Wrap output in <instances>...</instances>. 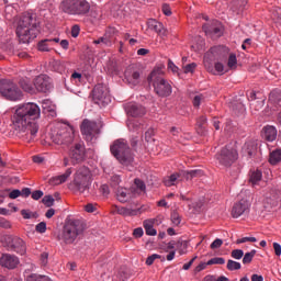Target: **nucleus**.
I'll list each match as a JSON object with an SVG mask.
<instances>
[{
  "mask_svg": "<svg viewBox=\"0 0 281 281\" xmlns=\"http://www.w3.org/2000/svg\"><path fill=\"white\" fill-rule=\"evenodd\" d=\"M125 80L128 82V85H139V71H133L132 74L126 71L125 72Z\"/></svg>",
  "mask_w": 281,
  "mask_h": 281,
  "instance_id": "c756f323",
  "label": "nucleus"
},
{
  "mask_svg": "<svg viewBox=\"0 0 281 281\" xmlns=\"http://www.w3.org/2000/svg\"><path fill=\"white\" fill-rule=\"evenodd\" d=\"M134 186L136 188L135 192L137 194H144V192H146V183H144V181H142L139 179H135Z\"/></svg>",
  "mask_w": 281,
  "mask_h": 281,
  "instance_id": "4c0bfd02",
  "label": "nucleus"
},
{
  "mask_svg": "<svg viewBox=\"0 0 281 281\" xmlns=\"http://www.w3.org/2000/svg\"><path fill=\"white\" fill-rule=\"evenodd\" d=\"M201 100H203V94H198L193 99V106H201Z\"/></svg>",
  "mask_w": 281,
  "mask_h": 281,
  "instance_id": "680f3d73",
  "label": "nucleus"
},
{
  "mask_svg": "<svg viewBox=\"0 0 281 281\" xmlns=\"http://www.w3.org/2000/svg\"><path fill=\"white\" fill-rule=\"evenodd\" d=\"M146 126L147 125L142 120L140 121L133 120V119L127 120V128L132 133H144V130L146 128Z\"/></svg>",
  "mask_w": 281,
  "mask_h": 281,
  "instance_id": "5701e85b",
  "label": "nucleus"
},
{
  "mask_svg": "<svg viewBox=\"0 0 281 281\" xmlns=\"http://www.w3.org/2000/svg\"><path fill=\"white\" fill-rule=\"evenodd\" d=\"M124 110L128 117H144L146 115V108L137 102L125 103Z\"/></svg>",
  "mask_w": 281,
  "mask_h": 281,
  "instance_id": "2eb2a0df",
  "label": "nucleus"
},
{
  "mask_svg": "<svg viewBox=\"0 0 281 281\" xmlns=\"http://www.w3.org/2000/svg\"><path fill=\"white\" fill-rule=\"evenodd\" d=\"M100 192L103 194V196H109L110 190H109V184H102L100 187Z\"/></svg>",
  "mask_w": 281,
  "mask_h": 281,
  "instance_id": "e2e57ef3",
  "label": "nucleus"
},
{
  "mask_svg": "<svg viewBox=\"0 0 281 281\" xmlns=\"http://www.w3.org/2000/svg\"><path fill=\"white\" fill-rule=\"evenodd\" d=\"M49 258V254L48 252H42L41 254V262L42 265L45 267V265H47V260Z\"/></svg>",
  "mask_w": 281,
  "mask_h": 281,
  "instance_id": "774afa93",
  "label": "nucleus"
},
{
  "mask_svg": "<svg viewBox=\"0 0 281 281\" xmlns=\"http://www.w3.org/2000/svg\"><path fill=\"white\" fill-rule=\"evenodd\" d=\"M266 201L269 205L276 207V205L281 201V191L277 188H271L269 192L266 193Z\"/></svg>",
  "mask_w": 281,
  "mask_h": 281,
  "instance_id": "4be33fe9",
  "label": "nucleus"
},
{
  "mask_svg": "<svg viewBox=\"0 0 281 281\" xmlns=\"http://www.w3.org/2000/svg\"><path fill=\"white\" fill-rule=\"evenodd\" d=\"M134 238H142L144 236V228L137 227L133 231Z\"/></svg>",
  "mask_w": 281,
  "mask_h": 281,
  "instance_id": "13d9d810",
  "label": "nucleus"
},
{
  "mask_svg": "<svg viewBox=\"0 0 281 281\" xmlns=\"http://www.w3.org/2000/svg\"><path fill=\"white\" fill-rule=\"evenodd\" d=\"M249 207H251V201L241 199L233 206V218H239V216H243V214H247L249 212Z\"/></svg>",
  "mask_w": 281,
  "mask_h": 281,
  "instance_id": "6ab92c4d",
  "label": "nucleus"
},
{
  "mask_svg": "<svg viewBox=\"0 0 281 281\" xmlns=\"http://www.w3.org/2000/svg\"><path fill=\"white\" fill-rule=\"evenodd\" d=\"M71 172H72L71 168H68L65 171V173L52 178L50 183L53 186H60V183H65V181H67L71 177Z\"/></svg>",
  "mask_w": 281,
  "mask_h": 281,
  "instance_id": "bb28decb",
  "label": "nucleus"
},
{
  "mask_svg": "<svg viewBox=\"0 0 281 281\" xmlns=\"http://www.w3.org/2000/svg\"><path fill=\"white\" fill-rule=\"evenodd\" d=\"M227 54H229V48L225 46H213L206 53L205 57L210 60H223V58H227Z\"/></svg>",
  "mask_w": 281,
  "mask_h": 281,
  "instance_id": "f3484780",
  "label": "nucleus"
},
{
  "mask_svg": "<svg viewBox=\"0 0 281 281\" xmlns=\"http://www.w3.org/2000/svg\"><path fill=\"white\" fill-rule=\"evenodd\" d=\"M202 30L205 32L206 36H211V38H221V36H223V26L218 22L204 24Z\"/></svg>",
  "mask_w": 281,
  "mask_h": 281,
  "instance_id": "a211bd4d",
  "label": "nucleus"
},
{
  "mask_svg": "<svg viewBox=\"0 0 281 281\" xmlns=\"http://www.w3.org/2000/svg\"><path fill=\"white\" fill-rule=\"evenodd\" d=\"M144 227L147 236H157V229L153 227V223L145 221Z\"/></svg>",
  "mask_w": 281,
  "mask_h": 281,
  "instance_id": "ea45409f",
  "label": "nucleus"
},
{
  "mask_svg": "<svg viewBox=\"0 0 281 281\" xmlns=\"http://www.w3.org/2000/svg\"><path fill=\"white\" fill-rule=\"evenodd\" d=\"M94 45H104L105 47L111 46V37L108 34L93 41Z\"/></svg>",
  "mask_w": 281,
  "mask_h": 281,
  "instance_id": "c9c22d12",
  "label": "nucleus"
},
{
  "mask_svg": "<svg viewBox=\"0 0 281 281\" xmlns=\"http://www.w3.org/2000/svg\"><path fill=\"white\" fill-rule=\"evenodd\" d=\"M80 130L86 142L93 143L98 139V135H100V126L89 119L82 121Z\"/></svg>",
  "mask_w": 281,
  "mask_h": 281,
  "instance_id": "9d476101",
  "label": "nucleus"
},
{
  "mask_svg": "<svg viewBox=\"0 0 281 281\" xmlns=\"http://www.w3.org/2000/svg\"><path fill=\"white\" fill-rule=\"evenodd\" d=\"M272 247L274 249V254L276 256H281V245L279 243H273L272 244Z\"/></svg>",
  "mask_w": 281,
  "mask_h": 281,
  "instance_id": "338daca9",
  "label": "nucleus"
},
{
  "mask_svg": "<svg viewBox=\"0 0 281 281\" xmlns=\"http://www.w3.org/2000/svg\"><path fill=\"white\" fill-rule=\"evenodd\" d=\"M240 268H241L240 262L234 261L232 259L227 261L226 269H228V271H238Z\"/></svg>",
  "mask_w": 281,
  "mask_h": 281,
  "instance_id": "a19ab883",
  "label": "nucleus"
},
{
  "mask_svg": "<svg viewBox=\"0 0 281 281\" xmlns=\"http://www.w3.org/2000/svg\"><path fill=\"white\" fill-rule=\"evenodd\" d=\"M59 10L70 16H87L91 10V4L87 0H61Z\"/></svg>",
  "mask_w": 281,
  "mask_h": 281,
  "instance_id": "20e7f679",
  "label": "nucleus"
},
{
  "mask_svg": "<svg viewBox=\"0 0 281 281\" xmlns=\"http://www.w3.org/2000/svg\"><path fill=\"white\" fill-rule=\"evenodd\" d=\"M54 43H60V38L55 37V38H50V40H42L37 44V49L40 52H50V49H53V47H54Z\"/></svg>",
  "mask_w": 281,
  "mask_h": 281,
  "instance_id": "393cba45",
  "label": "nucleus"
},
{
  "mask_svg": "<svg viewBox=\"0 0 281 281\" xmlns=\"http://www.w3.org/2000/svg\"><path fill=\"white\" fill-rule=\"evenodd\" d=\"M258 239L256 237H243L236 240V245H243V243H257Z\"/></svg>",
  "mask_w": 281,
  "mask_h": 281,
  "instance_id": "3c124183",
  "label": "nucleus"
},
{
  "mask_svg": "<svg viewBox=\"0 0 281 281\" xmlns=\"http://www.w3.org/2000/svg\"><path fill=\"white\" fill-rule=\"evenodd\" d=\"M196 69V63H191L184 66V74H194V70Z\"/></svg>",
  "mask_w": 281,
  "mask_h": 281,
  "instance_id": "6e6d98bb",
  "label": "nucleus"
},
{
  "mask_svg": "<svg viewBox=\"0 0 281 281\" xmlns=\"http://www.w3.org/2000/svg\"><path fill=\"white\" fill-rule=\"evenodd\" d=\"M2 243L9 251H15V254H20V256H23L26 251L25 241L16 236L5 235L2 237Z\"/></svg>",
  "mask_w": 281,
  "mask_h": 281,
  "instance_id": "f8f14e48",
  "label": "nucleus"
},
{
  "mask_svg": "<svg viewBox=\"0 0 281 281\" xmlns=\"http://www.w3.org/2000/svg\"><path fill=\"white\" fill-rule=\"evenodd\" d=\"M162 12L166 16H170V14H172V11L170 9V5L169 4H162Z\"/></svg>",
  "mask_w": 281,
  "mask_h": 281,
  "instance_id": "69168bd1",
  "label": "nucleus"
},
{
  "mask_svg": "<svg viewBox=\"0 0 281 281\" xmlns=\"http://www.w3.org/2000/svg\"><path fill=\"white\" fill-rule=\"evenodd\" d=\"M254 256H256V250H251L250 252H246L243 258V265H249L251 263V260H254Z\"/></svg>",
  "mask_w": 281,
  "mask_h": 281,
  "instance_id": "c03bdc74",
  "label": "nucleus"
},
{
  "mask_svg": "<svg viewBox=\"0 0 281 281\" xmlns=\"http://www.w3.org/2000/svg\"><path fill=\"white\" fill-rule=\"evenodd\" d=\"M250 100H251V106H255V109L260 110L262 109V106H265V100H258L256 101V93H251L250 95Z\"/></svg>",
  "mask_w": 281,
  "mask_h": 281,
  "instance_id": "79ce46f5",
  "label": "nucleus"
},
{
  "mask_svg": "<svg viewBox=\"0 0 281 281\" xmlns=\"http://www.w3.org/2000/svg\"><path fill=\"white\" fill-rule=\"evenodd\" d=\"M280 161H281V149H276V150L271 151L269 162L272 166H276L277 164H280Z\"/></svg>",
  "mask_w": 281,
  "mask_h": 281,
  "instance_id": "473e14b6",
  "label": "nucleus"
},
{
  "mask_svg": "<svg viewBox=\"0 0 281 281\" xmlns=\"http://www.w3.org/2000/svg\"><path fill=\"white\" fill-rule=\"evenodd\" d=\"M50 139L57 146H69L76 139V130L71 125H65L50 133Z\"/></svg>",
  "mask_w": 281,
  "mask_h": 281,
  "instance_id": "6e6552de",
  "label": "nucleus"
},
{
  "mask_svg": "<svg viewBox=\"0 0 281 281\" xmlns=\"http://www.w3.org/2000/svg\"><path fill=\"white\" fill-rule=\"evenodd\" d=\"M262 137L266 142H276L278 130H276V126L267 125L262 128Z\"/></svg>",
  "mask_w": 281,
  "mask_h": 281,
  "instance_id": "b1692460",
  "label": "nucleus"
},
{
  "mask_svg": "<svg viewBox=\"0 0 281 281\" xmlns=\"http://www.w3.org/2000/svg\"><path fill=\"white\" fill-rule=\"evenodd\" d=\"M187 180L194 179V177H203V170L201 169H194L190 171L183 172Z\"/></svg>",
  "mask_w": 281,
  "mask_h": 281,
  "instance_id": "f704fd0d",
  "label": "nucleus"
},
{
  "mask_svg": "<svg viewBox=\"0 0 281 281\" xmlns=\"http://www.w3.org/2000/svg\"><path fill=\"white\" fill-rule=\"evenodd\" d=\"M177 249H179L180 255L183 256L186 254V249H188V243L186 240H178L177 241Z\"/></svg>",
  "mask_w": 281,
  "mask_h": 281,
  "instance_id": "a18cd8bd",
  "label": "nucleus"
},
{
  "mask_svg": "<svg viewBox=\"0 0 281 281\" xmlns=\"http://www.w3.org/2000/svg\"><path fill=\"white\" fill-rule=\"evenodd\" d=\"M160 258H161L160 255H157V254L150 255V256L147 257V259H146V265H147V267L153 266V263L155 262V260H160Z\"/></svg>",
  "mask_w": 281,
  "mask_h": 281,
  "instance_id": "8fccbe9b",
  "label": "nucleus"
},
{
  "mask_svg": "<svg viewBox=\"0 0 281 281\" xmlns=\"http://www.w3.org/2000/svg\"><path fill=\"white\" fill-rule=\"evenodd\" d=\"M236 65H238V59L235 54H231L227 61V67L229 69H236Z\"/></svg>",
  "mask_w": 281,
  "mask_h": 281,
  "instance_id": "37998d69",
  "label": "nucleus"
},
{
  "mask_svg": "<svg viewBox=\"0 0 281 281\" xmlns=\"http://www.w3.org/2000/svg\"><path fill=\"white\" fill-rule=\"evenodd\" d=\"M171 222L173 225H176V227L181 225V216L179 215V213H177V211H173L171 213Z\"/></svg>",
  "mask_w": 281,
  "mask_h": 281,
  "instance_id": "49530a36",
  "label": "nucleus"
},
{
  "mask_svg": "<svg viewBox=\"0 0 281 281\" xmlns=\"http://www.w3.org/2000/svg\"><path fill=\"white\" fill-rule=\"evenodd\" d=\"M216 159L220 166L229 168V166L238 159V151L234 147L227 145L216 155Z\"/></svg>",
  "mask_w": 281,
  "mask_h": 281,
  "instance_id": "9b49d317",
  "label": "nucleus"
},
{
  "mask_svg": "<svg viewBox=\"0 0 281 281\" xmlns=\"http://www.w3.org/2000/svg\"><path fill=\"white\" fill-rule=\"evenodd\" d=\"M246 153L251 157V155H254L258 148V145H256V143L254 142H247L244 146Z\"/></svg>",
  "mask_w": 281,
  "mask_h": 281,
  "instance_id": "58836bf2",
  "label": "nucleus"
},
{
  "mask_svg": "<svg viewBox=\"0 0 281 281\" xmlns=\"http://www.w3.org/2000/svg\"><path fill=\"white\" fill-rule=\"evenodd\" d=\"M223 247V240L220 238H216L212 244H211V249H221Z\"/></svg>",
  "mask_w": 281,
  "mask_h": 281,
  "instance_id": "4d7b16f0",
  "label": "nucleus"
},
{
  "mask_svg": "<svg viewBox=\"0 0 281 281\" xmlns=\"http://www.w3.org/2000/svg\"><path fill=\"white\" fill-rule=\"evenodd\" d=\"M113 212L120 214L121 216H137V214H142V207L139 206H113Z\"/></svg>",
  "mask_w": 281,
  "mask_h": 281,
  "instance_id": "aec40b11",
  "label": "nucleus"
},
{
  "mask_svg": "<svg viewBox=\"0 0 281 281\" xmlns=\"http://www.w3.org/2000/svg\"><path fill=\"white\" fill-rule=\"evenodd\" d=\"M20 262L19 257L10 254H3L0 258V265L4 267V269H16Z\"/></svg>",
  "mask_w": 281,
  "mask_h": 281,
  "instance_id": "412c9836",
  "label": "nucleus"
},
{
  "mask_svg": "<svg viewBox=\"0 0 281 281\" xmlns=\"http://www.w3.org/2000/svg\"><path fill=\"white\" fill-rule=\"evenodd\" d=\"M147 27H148V30L156 32V34H161V32H164V24H161L160 22H158L155 19H149L147 21Z\"/></svg>",
  "mask_w": 281,
  "mask_h": 281,
  "instance_id": "c85d7f7f",
  "label": "nucleus"
},
{
  "mask_svg": "<svg viewBox=\"0 0 281 281\" xmlns=\"http://www.w3.org/2000/svg\"><path fill=\"white\" fill-rule=\"evenodd\" d=\"M180 177L181 176L179 173H173V175L169 176L168 178H166L164 180V183L167 188H171V186H177L179 183Z\"/></svg>",
  "mask_w": 281,
  "mask_h": 281,
  "instance_id": "2f4dec72",
  "label": "nucleus"
},
{
  "mask_svg": "<svg viewBox=\"0 0 281 281\" xmlns=\"http://www.w3.org/2000/svg\"><path fill=\"white\" fill-rule=\"evenodd\" d=\"M92 99L94 104H99V106H106V104H111V94H109V88L103 85H97L92 90Z\"/></svg>",
  "mask_w": 281,
  "mask_h": 281,
  "instance_id": "ddd939ff",
  "label": "nucleus"
},
{
  "mask_svg": "<svg viewBox=\"0 0 281 281\" xmlns=\"http://www.w3.org/2000/svg\"><path fill=\"white\" fill-rule=\"evenodd\" d=\"M68 157H69L72 166L82 164V161H85V159H87V148H85V144L77 143V144L72 145L68 151Z\"/></svg>",
  "mask_w": 281,
  "mask_h": 281,
  "instance_id": "4468645a",
  "label": "nucleus"
},
{
  "mask_svg": "<svg viewBox=\"0 0 281 281\" xmlns=\"http://www.w3.org/2000/svg\"><path fill=\"white\" fill-rule=\"evenodd\" d=\"M20 87L23 91H26V93H34V86H32L30 79H21Z\"/></svg>",
  "mask_w": 281,
  "mask_h": 281,
  "instance_id": "72a5a7b5",
  "label": "nucleus"
},
{
  "mask_svg": "<svg viewBox=\"0 0 281 281\" xmlns=\"http://www.w3.org/2000/svg\"><path fill=\"white\" fill-rule=\"evenodd\" d=\"M247 3L248 0H233L231 9L235 14H241L247 10Z\"/></svg>",
  "mask_w": 281,
  "mask_h": 281,
  "instance_id": "a878e982",
  "label": "nucleus"
},
{
  "mask_svg": "<svg viewBox=\"0 0 281 281\" xmlns=\"http://www.w3.org/2000/svg\"><path fill=\"white\" fill-rule=\"evenodd\" d=\"M207 265H225V258L223 257H215L207 261Z\"/></svg>",
  "mask_w": 281,
  "mask_h": 281,
  "instance_id": "864d4df0",
  "label": "nucleus"
},
{
  "mask_svg": "<svg viewBox=\"0 0 281 281\" xmlns=\"http://www.w3.org/2000/svg\"><path fill=\"white\" fill-rule=\"evenodd\" d=\"M112 155L122 164L123 166H128L133 164V154L131 153V147L123 138L116 139L110 147Z\"/></svg>",
  "mask_w": 281,
  "mask_h": 281,
  "instance_id": "423d86ee",
  "label": "nucleus"
},
{
  "mask_svg": "<svg viewBox=\"0 0 281 281\" xmlns=\"http://www.w3.org/2000/svg\"><path fill=\"white\" fill-rule=\"evenodd\" d=\"M31 196L34 201H38V199H42L43 196V191L36 190L31 194Z\"/></svg>",
  "mask_w": 281,
  "mask_h": 281,
  "instance_id": "0e129e2a",
  "label": "nucleus"
},
{
  "mask_svg": "<svg viewBox=\"0 0 281 281\" xmlns=\"http://www.w3.org/2000/svg\"><path fill=\"white\" fill-rule=\"evenodd\" d=\"M16 36L20 43L26 44L30 41H34L38 36V22L36 18L30 14L22 16L16 27Z\"/></svg>",
  "mask_w": 281,
  "mask_h": 281,
  "instance_id": "f03ea898",
  "label": "nucleus"
},
{
  "mask_svg": "<svg viewBox=\"0 0 281 281\" xmlns=\"http://www.w3.org/2000/svg\"><path fill=\"white\" fill-rule=\"evenodd\" d=\"M85 232V224L80 220H69L64 226L61 239L66 245H71Z\"/></svg>",
  "mask_w": 281,
  "mask_h": 281,
  "instance_id": "1a4fd4ad",
  "label": "nucleus"
},
{
  "mask_svg": "<svg viewBox=\"0 0 281 281\" xmlns=\"http://www.w3.org/2000/svg\"><path fill=\"white\" fill-rule=\"evenodd\" d=\"M33 85L40 93H47V91H52V79L47 75L37 76Z\"/></svg>",
  "mask_w": 281,
  "mask_h": 281,
  "instance_id": "dca6fc26",
  "label": "nucleus"
},
{
  "mask_svg": "<svg viewBox=\"0 0 281 281\" xmlns=\"http://www.w3.org/2000/svg\"><path fill=\"white\" fill-rule=\"evenodd\" d=\"M21 214L25 220L36 218L38 216L37 213H32L30 210H22Z\"/></svg>",
  "mask_w": 281,
  "mask_h": 281,
  "instance_id": "de8ad7c7",
  "label": "nucleus"
},
{
  "mask_svg": "<svg viewBox=\"0 0 281 281\" xmlns=\"http://www.w3.org/2000/svg\"><path fill=\"white\" fill-rule=\"evenodd\" d=\"M91 183H93L91 169L87 166H81L74 173V179L69 183L68 188L71 192L85 194V192H89V190H91Z\"/></svg>",
  "mask_w": 281,
  "mask_h": 281,
  "instance_id": "7ed1b4c3",
  "label": "nucleus"
},
{
  "mask_svg": "<svg viewBox=\"0 0 281 281\" xmlns=\"http://www.w3.org/2000/svg\"><path fill=\"white\" fill-rule=\"evenodd\" d=\"M261 181H262V171H260L259 169H256L250 172L249 183H251L252 188H256V186H259Z\"/></svg>",
  "mask_w": 281,
  "mask_h": 281,
  "instance_id": "cd10ccee",
  "label": "nucleus"
},
{
  "mask_svg": "<svg viewBox=\"0 0 281 281\" xmlns=\"http://www.w3.org/2000/svg\"><path fill=\"white\" fill-rule=\"evenodd\" d=\"M41 117V108L36 103H24L16 106L12 115L13 130L24 142H34L38 134L36 120Z\"/></svg>",
  "mask_w": 281,
  "mask_h": 281,
  "instance_id": "f257e3e1",
  "label": "nucleus"
},
{
  "mask_svg": "<svg viewBox=\"0 0 281 281\" xmlns=\"http://www.w3.org/2000/svg\"><path fill=\"white\" fill-rule=\"evenodd\" d=\"M35 229L38 234H45V232H47V224L45 222H41L35 226Z\"/></svg>",
  "mask_w": 281,
  "mask_h": 281,
  "instance_id": "5fc2aeb1",
  "label": "nucleus"
},
{
  "mask_svg": "<svg viewBox=\"0 0 281 281\" xmlns=\"http://www.w3.org/2000/svg\"><path fill=\"white\" fill-rule=\"evenodd\" d=\"M21 196V190L14 189L9 193V199H19Z\"/></svg>",
  "mask_w": 281,
  "mask_h": 281,
  "instance_id": "052dcab7",
  "label": "nucleus"
},
{
  "mask_svg": "<svg viewBox=\"0 0 281 281\" xmlns=\"http://www.w3.org/2000/svg\"><path fill=\"white\" fill-rule=\"evenodd\" d=\"M26 281H52V279H49L47 276L32 273L26 276Z\"/></svg>",
  "mask_w": 281,
  "mask_h": 281,
  "instance_id": "e433bc0d",
  "label": "nucleus"
},
{
  "mask_svg": "<svg viewBox=\"0 0 281 281\" xmlns=\"http://www.w3.org/2000/svg\"><path fill=\"white\" fill-rule=\"evenodd\" d=\"M232 258H234L235 260H240L244 256H245V251H243L241 249H234L231 252Z\"/></svg>",
  "mask_w": 281,
  "mask_h": 281,
  "instance_id": "09e8293b",
  "label": "nucleus"
},
{
  "mask_svg": "<svg viewBox=\"0 0 281 281\" xmlns=\"http://www.w3.org/2000/svg\"><path fill=\"white\" fill-rule=\"evenodd\" d=\"M79 34H80V26L74 25L71 27V36H72V38H78Z\"/></svg>",
  "mask_w": 281,
  "mask_h": 281,
  "instance_id": "bf43d9fd",
  "label": "nucleus"
},
{
  "mask_svg": "<svg viewBox=\"0 0 281 281\" xmlns=\"http://www.w3.org/2000/svg\"><path fill=\"white\" fill-rule=\"evenodd\" d=\"M149 85H153L154 91L159 98H168L172 93V86L164 79L161 69L157 68L151 71L147 78Z\"/></svg>",
  "mask_w": 281,
  "mask_h": 281,
  "instance_id": "39448f33",
  "label": "nucleus"
},
{
  "mask_svg": "<svg viewBox=\"0 0 281 281\" xmlns=\"http://www.w3.org/2000/svg\"><path fill=\"white\" fill-rule=\"evenodd\" d=\"M42 203L46 205V207H52L54 205V196L52 195H45L42 199Z\"/></svg>",
  "mask_w": 281,
  "mask_h": 281,
  "instance_id": "603ef678",
  "label": "nucleus"
},
{
  "mask_svg": "<svg viewBox=\"0 0 281 281\" xmlns=\"http://www.w3.org/2000/svg\"><path fill=\"white\" fill-rule=\"evenodd\" d=\"M0 95L10 102L23 100V91L19 88V85L10 79L0 80Z\"/></svg>",
  "mask_w": 281,
  "mask_h": 281,
  "instance_id": "0eeeda50",
  "label": "nucleus"
},
{
  "mask_svg": "<svg viewBox=\"0 0 281 281\" xmlns=\"http://www.w3.org/2000/svg\"><path fill=\"white\" fill-rule=\"evenodd\" d=\"M116 198L120 203H126V201L131 199V193L128 192V189L120 188L116 191Z\"/></svg>",
  "mask_w": 281,
  "mask_h": 281,
  "instance_id": "7c9ffc66",
  "label": "nucleus"
}]
</instances>
